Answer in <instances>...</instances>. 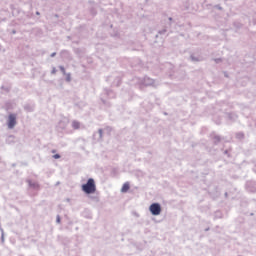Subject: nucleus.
Masks as SVG:
<instances>
[{"label": "nucleus", "instance_id": "20e7f679", "mask_svg": "<svg viewBox=\"0 0 256 256\" xmlns=\"http://www.w3.org/2000/svg\"><path fill=\"white\" fill-rule=\"evenodd\" d=\"M131 189L129 182H125L121 188V193H127Z\"/></svg>", "mask_w": 256, "mask_h": 256}, {"label": "nucleus", "instance_id": "423d86ee", "mask_svg": "<svg viewBox=\"0 0 256 256\" xmlns=\"http://www.w3.org/2000/svg\"><path fill=\"white\" fill-rule=\"evenodd\" d=\"M53 157H54V159H61V155H59V154H56Z\"/></svg>", "mask_w": 256, "mask_h": 256}, {"label": "nucleus", "instance_id": "f257e3e1", "mask_svg": "<svg viewBox=\"0 0 256 256\" xmlns=\"http://www.w3.org/2000/svg\"><path fill=\"white\" fill-rule=\"evenodd\" d=\"M82 191L86 195H92L97 191V185H95V180L93 178L88 179L86 184L82 185Z\"/></svg>", "mask_w": 256, "mask_h": 256}, {"label": "nucleus", "instance_id": "f03ea898", "mask_svg": "<svg viewBox=\"0 0 256 256\" xmlns=\"http://www.w3.org/2000/svg\"><path fill=\"white\" fill-rule=\"evenodd\" d=\"M150 212L152 215H161V205L159 203H153L149 207Z\"/></svg>", "mask_w": 256, "mask_h": 256}, {"label": "nucleus", "instance_id": "7ed1b4c3", "mask_svg": "<svg viewBox=\"0 0 256 256\" xmlns=\"http://www.w3.org/2000/svg\"><path fill=\"white\" fill-rule=\"evenodd\" d=\"M15 125H17V117L15 116V114H10L9 118H8L9 129H13V127H15Z\"/></svg>", "mask_w": 256, "mask_h": 256}, {"label": "nucleus", "instance_id": "39448f33", "mask_svg": "<svg viewBox=\"0 0 256 256\" xmlns=\"http://www.w3.org/2000/svg\"><path fill=\"white\" fill-rule=\"evenodd\" d=\"M72 127L73 129H79L81 127V123H79L78 121H73Z\"/></svg>", "mask_w": 256, "mask_h": 256}]
</instances>
